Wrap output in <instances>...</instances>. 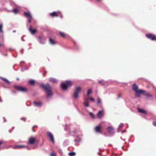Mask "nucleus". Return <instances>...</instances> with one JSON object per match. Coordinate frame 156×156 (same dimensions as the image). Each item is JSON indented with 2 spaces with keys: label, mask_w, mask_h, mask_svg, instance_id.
Instances as JSON below:
<instances>
[{
  "label": "nucleus",
  "mask_w": 156,
  "mask_h": 156,
  "mask_svg": "<svg viewBox=\"0 0 156 156\" xmlns=\"http://www.w3.org/2000/svg\"><path fill=\"white\" fill-rule=\"evenodd\" d=\"M34 104L35 106H40L41 105V103L40 102L35 101L34 102Z\"/></svg>",
  "instance_id": "obj_20"
},
{
  "label": "nucleus",
  "mask_w": 156,
  "mask_h": 156,
  "mask_svg": "<svg viewBox=\"0 0 156 156\" xmlns=\"http://www.w3.org/2000/svg\"><path fill=\"white\" fill-rule=\"evenodd\" d=\"M138 112L141 113H144V114L146 113V112H145V111L144 110L141 109H140V108H138Z\"/></svg>",
  "instance_id": "obj_22"
},
{
  "label": "nucleus",
  "mask_w": 156,
  "mask_h": 156,
  "mask_svg": "<svg viewBox=\"0 0 156 156\" xmlns=\"http://www.w3.org/2000/svg\"><path fill=\"white\" fill-rule=\"evenodd\" d=\"M83 104L84 106L86 107H88L89 105L88 101L87 100H86L84 102Z\"/></svg>",
  "instance_id": "obj_25"
},
{
  "label": "nucleus",
  "mask_w": 156,
  "mask_h": 156,
  "mask_svg": "<svg viewBox=\"0 0 156 156\" xmlns=\"http://www.w3.org/2000/svg\"><path fill=\"white\" fill-rule=\"evenodd\" d=\"M32 129H33V130H34V128H32Z\"/></svg>",
  "instance_id": "obj_45"
},
{
  "label": "nucleus",
  "mask_w": 156,
  "mask_h": 156,
  "mask_svg": "<svg viewBox=\"0 0 156 156\" xmlns=\"http://www.w3.org/2000/svg\"><path fill=\"white\" fill-rule=\"evenodd\" d=\"M92 93V90L91 89H89L88 90L87 93V95H88L89 94H91Z\"/></svg>",
  "instance_id": "obj_27"
},
{
  "label": "nucleus",
  "mask_w": 156,
  "mask_h": 156,
  "mask_svg": "<svg viewBox=\"0 0 156 156\" xmlns=\"http://www.w3.org/2000/svg\"><path fill=\"white\" fill-rule=\"evenodd\" d=\"M46 73V72H45V73H43V76H45V73Z\"/></svg>",
  "instance_id": "obj_40"
},
{
  "label": "nucleus",
  "mask_w": 156,
  "mask_h": 156,
  "mask_svg": "<svg viewBox=\"0 0 156 156\" xmlns=\"http://www.w3.org/2000/svg\"><path fill=\"white\" fill-rule=\"evenodd\" d=\"M153 124L154 126H156V122H153Z\"/></svg>",
  "instance_id": "obj_36"
},
{
  "label": "nucleus",
  "mask_w": 156,
  "mask_h": 156,
  "mask_svg": "<svg viewBox=\"0 0 156 156\" xmlns=\"http://www.w3.org/2000/svg\"><path fill=\"white\" fill-rule=\"evenodd\" d=\"M75 141H76V140H75Z\"/></svg>",
  "instance_id": "obj_46"
},
{
  "label": "nucleus",
  "mask_w": 156,
  "mask_h": 156,
  "mask_svg": "<svg viewBox=\"0 0 156 156\" xmlns=\"http://www.w3.org/2000/svg\"><path fill=\"white\" fill-rule=\"evenodd\" d=\"M41 86L45 90L47 98H49L52 95V87L48 83L46 85L42 84Z\"/></svg>",
  "instance_id": "obj_1"
},
{
  "label": "nucleus",
  "mask_w": 156,
  "mask_h": 156,
  "mask_svg": "<svg viewBox=\"0 0 156 156\" xmlns=\"http://www.w3.org/2000/svg\"><path fill=\"white\" fill-rule=\"evenodd\" d=\"M72 85V83L70 81H66L65 83H62L61 85L63 90H66L68 87L71 86Z\"/></svg>",
  "instance_id": "obj_3"
},
{
  "label": "nucleus",
  "mask_w": 156,
  "mask_h": 156,
  "mask_svg": "<svg viewBox=\"0 0 156 156\" xmlns=\"http://www.w3.org/2000/svg\"><path fill=\"white\" fill-rule=\"evenodd\" d=\"M104 112L102 110L99 111L97 114V117L98 118H100L103 115Z\"/></svg>",
  "instance_id": "obj_14"
},
{
  "label": "nucleus",
  "mask_w": 156,
  "mask_h": 156,
  "mask_svg": "<svg viewBox=\"0 0 156 156\" xmlns=\"http://www.w3.org/2000/svg\"><path fill=\"white\" fill-rule=\"evenodd\" d=\"M24 147H25V146L23 145H16L14 146V149L21 148Z\"/></svg>",
  "instance_id": "obj_18"
},
{
  "label": "nucleus",
  "mask_w": 156,
  "mask_h": 156,
  "mask_svg": "<svg viewBox=\"0 0 156 156\" xmlns=\"http://www.w3.org/2000/svg\"><path fill=\"white\" fill-rule=\"evenodd\" d=\"M24 15L27 18L28 22L31 23L32 17L30 13L29 12H25L24 13Z\"/></svg>",
  "instance_id": "obj_5"
},
{
  "label": "nucleus",
  "mask_w": 156,
  "mask_h": 156,
  "mask_svg": "<svg viewBox=\"0 0 156 156\" xmlns=\"http://www.w3.org/2000/svg\"><path fill=\"white\" fill-rule=\"evenodd\" d=\"M2 79L5 83H9V81L6 79L5 78H2Z\"/></svg>",
  "instance_id": "obj_28"
},
{
  "label": "nucleus",
  "mask_w": 156,
  "mask_h": 156,
  "mask_svg": "<svg viewBox=\"0 0 156 156\" xmlns=\"http://www.w3.org/2000/svg\"><path fill=\"white\" fill-rule=\"evenodd\" d=\"M19 12V11L18 9L16 8H15L13 10V12L15 13H18Z\"/></svg>",
  "instance_id": "obj_26"
},
{
  "label": "nucleus",
  "mask_w": 156,
  "mask_h": 156,
  "mask_svg": "<svg viewBox=\"0 0 156 156\" xmlns=\"http://www.w3.org/2000/svg\"><path fill=\"white\" fill-rule=\"evenodd\" d=\"M1 149V148L0 147V150Z\"/></svg>",
  "instance_id": "obj_47"
},
{
  "label": "nucleus",
  "mask_w": 156,
  "mask_h": 156,
  "mask_svg": "<svg viewBox=\"0 0 156 156\" xmlns=\"http://www.w3.org/2000/svg\"><path fill=\"white\" fill-rule=\"evenodd\" d=\"M81 88L80 87H77L76 88L73 95V97L75 99H77L78 97V94L80 92Z\"/></svg>",
  "instance_id": "obj_4"
},
{
  "label": "nucleus",
  "mask_w": 156,
  "mask_h": 156,
  "mask_svg": "<svg viewBox=\"0 0 156 156\" xmlns=\"http://www.w3.org/2000/svg\"><path fill=\"white\" fill-rule=\"evenodd\" d=\"M21 119L22 120H23L24 122H25L26 121V119L25 118H22Z\"/></svg>",
  "instance_id": "obj_37"
},
{
  "label": "nucleus",
  "mask_w": 156,
  "mask_h": 156,
  "mask_svg": "<svg viewBox=\"0 0 156 156\" xmlns=\"http://www.w3.org/2000/svg\"><path fill=\"white\" fill-rule=\"evenodd\" d=\"M98 83H99L101 84L102 85H104V84L103 83H102V81L101 80H98Z\"/></svg>",
  "instance_id": "obj_33"
},
{
  "label": "nucleus",
  "mask_w": 156,
  "mask_h": 156,
  "mask_svg": "<svg viewBox=\"0 0 156 156\" xmlns=\"http://www.w3.org/2000/svg\"><path fill=\"white\" fill-rule=\"evenodd\" d=\"M89 115L93 119H94L95 117L94 115L91 112L89 113Z\"/></svg>",
  "instance_id": "obj_29"
},
{
  "label": "nucleus",
  "mask_w": 156,
  "mask_h": 156,
  "mask_svg": "<svg viewBox=\"0 0 156 156\" xmlns=\"http://www.w3.org/2000/svg\"><path fill=\"white\" fill-rule=\"evenodd\" d=\"M101 100L100 98H97V103L99 104H100L101 103Z\"/></svg>",
  "instance_id": "obj_30"
},
{
  "label": "nucleus",
  "mask_w": 156,
  "mask_h": 156,
  "mask_svg": "<svg viewBox=\"0 0 156 156\" xmlns=\"http://www.w3.org/2000/svg\"><path fill=\"white\" fill-rule=\"evenodd\" d=\"M0 31L2 32V24H0Z\"/></svg>",
  "instance_id": "obj_31"
},
{
  "label": "nucleus",
  "mask_w": 156,
  "mask_h": 156,
  "mask_svg": "<svg viewBox=\"0 0 156 156\" xmlns=\"http://www.w3.org/2000/svg\"><path fill=\"white\" fill-rule=\"evenodd\" d=\"M2 99H1V97H0V102H2Z\"/></svg>",
  "instance_id": "obj_39"
},
{
  "label": "nucleus",
  "mask_w": 156,
  "mask_h": 156,
  "mask_svg": "<svg viewBox=\"0 0 156 156\" xmlns=\"http://www.w3.org/2000/svg\"><path fill=\"white\" fill-rule=\"evenodd\" d=\"M5 142L4 140H0V146L2 144H4Z\"/></svg>",
  "instance_id": "obj_32"
},
{
  "label": "nucleus",
  "mask_w": 156,
  "mask_h": 156,
  "mask_svg": "<svg viewBox=\"0 0 156 156\" xmlns=\"http://www.w3.org/2000/svg\"><path fill=\"white\" fill-rule=\"evenodd\" d=\"M90 101H94V99L92 98H90Z\"/></svg>",
  "instance_id": "obj_35"
},
{
  "label": "nucleus",
  "mask_w": 156,
  "mask_h": 156,
  "mask_svg": "<svg viewBox=\"0 0 156 156\" xmlns=\"http://www.w3.org/2000/svg\"><path fill=\"white\" fill-rule=\"evenodd\" d=\"M49 42L51 44H54L56 43L54 40L51 38H49Z\"/></svg>",
  "instance_id": "obj_21"
},
{
  "label": "nucleus",
  "mask_w": 156,
  "mask_h": 156,
  "mask_svg": "<svg viewBox=\"0 0 156 156\" xmlns=\"http://www.w3.org/2000/svg\"><path fill=\"white\" fill-rule=\"evenodd\" d=\"M1 46V44L0 43V47Z\"/></svg>",
  "instance_id": "obj_43"
},
{
  "label": "nucleus",
  "mask_w": 156,
  "mask_h": 156,
  "mask_svg": "<svg viewBox=\"0 0 156 156\" xmlns=\"http://www.w3.org/2000/svg\"><path fill=\"white\" fill-rule=\"evenodd\" d=\"M36 139L34 137H31L28 139L29 143L31 145H33L35 143Z\"/></svg>",
  "instance_id": "obj_8"
},
{
  "label": "nucleus",
  "mask_w": 156,
  "mask_h": 156,
  "mask_svg": "<svg viewBox=\"0 0 156 156\" xmlns=\"http://www.w3.org/2000/svg\"><path fill=\"white\" fill-rule=\"evenodd\" d=\"M120 97H121V94H119L118 95V97H117V98H118H118H119Z\"/></svg>",
  "instance_id": "obj_38"
},
{
  "label": "nucleus",
  "mask_w": 156,
  "mask_h": 156,
  "mask_svg": "<svg viewBox=\"0 0 156 156\" xmlns=\"http://www.w3.org/2000/svg\"><path fill=\"white\" fill-rule=\"evenodd\" d=\"M49 81L51 82L56 83L57 82V80L54 78H51L49 79Z\"/></svg>",
  "instance_id": "obj_16"
},
{
  "label": "nucleus",
  "mask_w": 156,
  "mask_h": 156,
  "mask_svg": "<svg viewBox=\"0 0 156 156\" xmlns=\"http://www.w3.org/2000/svg\"><path fill=\"white\" fill-rule=\"evenodd\" d=\"M133 89L137 97H140V94L141 93L144 92L143 90H138V87L137 85L134 84L133 85Z\"/></svg>",
  "instance_id": "obj_2"
},
{
  "label": "nucleus",
  "mask_w": 156,
  "mask_h": 156,
  "mask_svg": "<svg viewBox=\"0 0 156 156\" xmlns=\"http://www.w3.org/2000/svg\"><path fill=\"white\" fill-rule=\"evenodd\" d=\"M20 51H21V52H22V51H23V50H21Z\"/></svg>",
  "instance_id": "obj_42"
},
{
  "label": "nucleus",
  "mask_w": 156,
  "mask_h": 156,
  "mask_svg": "<svg viewBox=\"0 0 156 156\" xmlns=\"http://www.w3.org/2000/svg\"><path fill=\"white\" fill-rule=\"evenodd\" d=\"M59 35L63 38H65L66 37V34L61 32H59Z\"/></svg>",
  "instance_id": "obj_19"
},
{
  "label": "nucleus",
  "mask_w": 156,
  "mask_h": 156,
  "mask_svg": "<svg viewBox=\"0 0 156 156\" xmlns=\"http://www.w3.org/2000/svg\"><path fill=\"white\" fill-rule=\"evenodd\" d=\"M38 38L39 41L41 43L44 44L45 43L46 39L44 37L39 36L38 37Z\"/></svg>",
  "instance_id": "obj_11"
},
{
  "label": "nucleus",
  "mask_w": 156,
  "mask_h": 156,
  "mask_svg": "<svg viewBox=\"0 0 156 156\" xmlns=\"http://www.w3.org/2000/svg\"><path fill=\"white\" fill-rule=\"evenodd\" d=\"M28 82H29V83L30 85H34V84L35 81H34V80H30Z\"/></svg>",
  "instance_id": "obj_23"
},
{
  "label": "nucleus",
  "mask_w": 156,
  "mask_h": 156,
  "mask_svg": "<svg viewBox=\"0 0 156 156\" xmlns=\"http://www.w3.org/2000/svg\"><path fill=\"white\" fill-rule=\"evenodd\" d=\"M146 37L152 41H156V36L152 34H147L146 35Z\"/></svg>",
  "instance_id": "obj_7"
},
{
  "label": "nucleus",
  "mask_w": 156,
  "mask_h": 156,
  "mask_svg": "<svg viewBox=\"0 0 156 156\" xmlns=\"http://www.w3.org/2000/svg\"><path fill=\"white\" fill-rule=\"evenodd\" d=\"M101 125L99 124L95 127L94 129V131L96 133H101Z\"/></svg>",
  "instance_id": "obj_9"
},
{
  "label": "nucleus",
  "mask_w": 156,
  "mask_h": 156,
  "mask_svg": "<svg viewBox=\"0 0 156 156\" xmlns=\"http://www.w3.org/2000/svg\"><path fill=\"white\" fill-rule=\"evenodd\" d=\"M144 92L141 93V94L145 95L149 99H151V98L152 97V95L149 92H146V91L143 90Z\"/></svg>",
  "instance_id": "obj_10"
},
{
  "label": "nucleus",
  "mask_w": 156,
  "mask_h": 156,
  "mask_svg": "<svg viewBox=\"0 0 156 156\" xmlns=\"http://www.w3.org/2000/svg\"><path fill=\"white\" fill-rule=\"evenodd\" d=\"M51 156H56L55 154L54 153H51L50 154Z\"/></svg>",
  "instance_id": "obj_34"
},
{
  "label": "nucleus",
  "mask_w": 156,
  "mask_h": 156,
  "mask_svg": "<svg viewBox=\"0 0 156 156\" xmlns=\"http://www.w3.org/2000/svg\"><path fill=\"white\" fill-rule=\"evenodd\" d=\"M47 134L48 136L49 137L50 139L52 142L53 143H54V140L53 137V136L52 134L49 132H48L47 133Z\"/></svg>",
  "instance_id": "obj_12"
},
{
  "label": "nucleus",
  "mask_w": 156,
  "mask_h": 156,
  "mask_svg": "<svg viewBox=\"0 0 156 156\" xmlns=\"http://www.w3.org/2000/svg\"><path fill=\"white\" fill-rule=\"evenodd\" d=\"M69 156H75L76 155V153L74 152H71L68 153Z\"/></svg>",
  "instance_id": "obj_24"
},
{
  "label": "nucleus",
  "mask_w": 156,
  "mask_h": 156,
  "mask_svg": "<svg viewBox=\"0 0 156 156\" xmlns=\"http://www.w3.org/2000/svg\"><path fill=\"white\" fill-rule=\"evenodd\" d=\"M29 30L31 34H33L36 33L37 32L36 30L33 29V27L31 25L30 26L29 28Z\"/></svg>",
  "instance_id": "obj_15"
},
{
  "label": "nucleus",
  "mask_w": 156,
  "mask_h": 156,
  "mask_svg": "<svg viewBox=\"0 0 156 156\" xmlns=\"http://www.w3.org/2000/svg\"><path fill=\"white\" fill-rule=\"evenodd\" d=\"M97 0V1H100V0Z\"/></svg>",
  "instance_id": "obj_44"
},
{
  "label": "nucleus",
  "mask_w": 156,
  "mask_h": 156,
  "mask_svg": "<svg viewBox=\"0 0 156 156\" xmlns=\"http://www.w3.org/2000/svg\"><path fill=\"white\" fill-rule=\"evenodd\" d=\"M120 126H121V127H122L123 126V125H121Z\"/></svg>",
  "instance_id": "obj_41"
},
{
  "label": "nucleus",
  "mask_w": 156,
  "mask_h": 156,
  "mask_svg": "<svg viewBox=\"0 0 156 156\" xmlns=\"http://www.w3.org/2000/svg\"><path fill=\"white\" fill-rule=\"evenodd\" d=\"M108 132L110 134H113L114 133V128L112 126H109L107 129Z\"/></svg>",
  "instance_id": "obj_13"
},
{
  "label": "nucleus",
  "mask_w": 156,
  "mask_h": 156,
  "mask_svg": "<svg viewBox=\"0 0 156 156\" xmlns=\"http://www.w3.org/2000/svg\"><path fill=\"white\" fill-rule=\"evenodd\" d=\"M14 87L18 91L22 92H26L27 91V89L26 88L21 86H15Z\"/></svg>",
  "instance_id": "obj_6"
},
{
  "label": "nucleus",
  "mask_w": 156,
  "mask_h": 156,
  "mask_svg": "<svg viewBox=\"0 0 156 156\" xmlns=\"http://www.w3.org/2000/svg\"><path fill=\"white\" fill-rule=\"evenodd\" d=\"M50 16L52 17H57L58 16L57 13L55 12L51 13L50 14Z\"/></svg>",
  "instance_id": "obj_17"
}]
</instances>
